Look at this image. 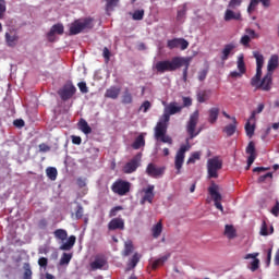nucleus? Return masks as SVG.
<instances>
[{"label":"nucleus","mask_w":279,"mask_h":279,"mask_svg":"<svg viewBox=\"0 0 279 279\" xmlns=\"http://www.w3.org/2000/svg\"><path fill=\"white\" fill-rule=\"evenodd\" d=\"M182 108L183 107L179 106L178 102H170L165 108L163 114L155 126L156 141H161V143H168L169 145L173 143V140L169 135H167V128L169 126L171 116L182 112Z\"/></svg>","instance_id":"f257e3e1"},{"label":"nucleus","mask_w":279,"mask_h":279,"mask_svg":"<svg viewBox=\"0 0 279 279\" xmlns=\"http://www.w3.org/2000/svg\"><path fill=\"white\" fill-rule=\"evenodd\" d=\"M182 64H184V58L174 57L171 61L165 60L157 62L155 69L157 73H167L178 71V69H181Z\"/></svg>","instance_id":"f03ea898"},{"label":"nucleus","mask_w":279,"mask_h":279,"mask_svg":"<svg viewBox=\"0 0 279 279\" xmlns=\"http://www.w3.org/2000/svg\"><path fill=\"white\" fill-rule=\"evenodd\" d=\"M93 27V19L75 20L70 26V36H77L82 34L84 29H90Z\"/></svg>","instance_id":"7ed1b4c3"},{"label":"nucleus","mask_w":279,"mask_h":279,"mask_svg":"<svg viewBox=\"0 0 279 279\" xmlns=\"http://www.w3.org/2000/svg\"><path fill=\"white\" fill-rule=\"evenodd\" d=\"M111 191L114 195H119V197H125V195L132 191V183L118 179L112 183Z\"/></svg>","instance_id":"20e7f679"},{"label":"nucleus","mask_w":279,"mask_h":279,"mask_svg":"<svg viewBox=\"0 0 279 279\" xmlns=\"http://www.w3.org/2000/svg\"><path fill=\"white\" fill-rule=\"evenodd\" d=\"M253 56L256 60V74L251 78V86H257L263 77V66L265 64V57L258 51H254Z\"/></svg>","instance_id":"39448f33"},{"label":"nucleus","mask_w":279,"mask_h":279,"mask_svg":"<svg viewBox=\"0 0 279 279\" xmlns=\"http://www.w3.org/2000/svg\"><path fill=\"white\" fill-rule=\"evenodd\" d=\"M223 169V160L219 157H213L207 160L208 178H219V171Z\"/></svg>","instance_id":"423d86ee"},{"label":"nucleus","mask_w":279,"mask_h":279,"mask_svg":"<svg viewBox=\"0 0 279 279\" xmlns=\"http://www.w3.org/2000/svg\"><path fill=\"white\" fill-rule=\"evenodd\" d=\"M197 123H199V111L196 110L190 116V120L187 121L186 124V132L190 136V140L193 141L195 136H197L201 132L202 129H198L197 132H195V129L197 128Z\"/></svg>","instance_id":"0eeeda50"},{"label":"nucleus","mask_w":279,"mask_h":279,"mask_svg":"<svg viewBox=\"0 0 279 279\" xmlns=\"http://www.w3.org/2000/svg\"><path fill=\"white\" fill-rule=\"evenodd\" d=\"M186 143L187 145H182L175 155L174 167L177 169V175L182 173V166L184 165L185 154L189 151V149H191V145H189V138L186 140Z\"/></svg>","instance_id":"6e6552de"},{"label":"nucleus","mask_w":279,"mask_h":279,"mask_svg":"<svg viewBox=\"0 0 279 279\" xmlns=\"http://www.w3.org/2000/svg\"><path fill=\"white\" fill-rule=\"evenodd\" d=\"M77 93V88L73 85V82L68 81L61 89H59L58 95L61 97L62 101H69L73 98V95Z\"/></svg>","instance_id":"1a4fd4ad"},{"label":"nucleus","mask_w":279,"mask_h":279,"mask_svg":"<svg viewBox=\"0 0 279 279\" xmlns=\"http://www.w3.org/2000/svg\"><path fill=\"white\" fill-rule=\"evenodd\" d=\"M141 160H143V153H137L129 162L125 163L123 172L134 173V171L141 167Z\"/></svg>","instance_id":"9d476101"},{"label":"nucleus","mask_w":279,"mask_h":279,"mask_svg":"<svg viewBox=\"0 0 279 279\" xmlns=\"http://www.w3.org/2000/svg\"><path fill=\"white\" fill-rule=\"evenodd\" d=\"M274 84V74L267 72L265 76L257 83V85H252L254 88H260L262 90L269 92Z\"/></svg>","instance_id":"9b49d317"},{"label":"nucleus","mask_w":279,"mask_h":279,"mask_svg":"<svg viewBox=\"0 0 279 279\" xmlns=\"http://www.w3.org/2000/svg\"><path fill=\"white\" fill-rule=\"evenodd\" d=\"M167 47L170 50L181 49V51H186L189 49V41L184 38H173L167 41Z\"/></svg>","instance_id":"f8f14e48"},{"label":"nucleus","mask_w":279,"mask_h":279,"mask_svg":"<svg viewBox=\"0 0 279 279\" xmlns=\"http://www.w3.org/2000/svg\"><path fill=\"white\" fill-rule=\"evenodd\" d=\"M167 168L165 167H158L155 163H148L146 167V173L149 175V178H162L165 175V171Z\"/></svg>","instance_id":"ddd939ff"},{"label":"nucleus","mask_w":279,"mask_h":279,"mask_svg":"<svg viewBox=\"0 0 279 279\" xmlns=\"http://www.w3.org/2000/svg\"><path fill=\"white\" fill-rule=\"evenodd\" d=\"M154 185H148L147 189L143 190L144 196L140 201V204L143 206L145 205V202H148V204H154V198L156 197V194L154 193Z\"/></svg>","instance_id":"4468645a"},{"label":"nucleus","mask_w":279,"mask_h":279,"mask_svg":"<svg viewBox=\"0 0 279 279\" xmlns=\"http://www.w3.org/2000/svg\"><path fill=\"white\" fill-rule=\"evenodd\" d=\"M92 271H97V269H104L106 266V255L97 254L94 260L89 264Z\"/></svg>","instance_id":"2eb2a0df"},{"label":"nucleus","mask_w":279,"mask_h":279,"mask_svg":"<svg viewBox=\"0 0 279 279\" xmlns=\"http://www.w3.org/2000/svg\"><path fill=\"white\" fill-rule=\"evenodd\" d=\"M56 34H58L59 36H62V34H64V25L62 24L52 25V27L50 28V32H48L47 34V38L49 43L56 41Z\"/></svg>","instance_id":"dca6fc26"},{"label":"nucleus","mask_w":279,"mask_h":279,"mask_svg":"<svg viewBox=\"0 0 279 279\" xmlns=\"http://www.w3.org/2000/svg\"><path fill=\"white\" fill-rule=\"evenodd\" d=\"M108 230L114 231V230H125V221L121 218H113L108 223Z\"/></svg>","instance_id":"f3484780"},{"label":"nucleus","mask_w":279,"mask_h":279,"mask_svg":"<svg viewBox=\"0 0 279 279\" xmlns=\"http://www.w3.org/2000/svg\"><path fill=\"white\" fill-rule=\"evenodd\" d=\"M259 3H262L264 8H269V5H271V0H251L247 8L248 14H252L254 10H256V5H258Z\"/></svg>","instance_id":"a211bd4d"},{"label":"nucleus","mask_w":279,"mask_h":279,"mask_svg":"<svg viewBox=\"0 0 279 279\" xmlns=\"http://www.w3.org/2000/svg\"><path fill=\"white\" fill-rule=\"evenodd\" d=\"M246 154H248V167H252V165H254V160H256V145L254 142L248 143Z\"/></svg>","instance_id":"6ab92c4d"},{"label":"nucleus","mask_w":279,"mask_h":279,"mask_svg":"<svg viewBox=\"0 0 279 279\" xmlns=\"http://www.w3.org/2000/svg\"><path fill=\"white\" fill-rule=\"evenodd\" d=\"M4 38L8 47H15L19 45V34L15 32L5 33Z\"/></svg>","instance_id":"aec40b11"},{"label":"nucleus","mask_w":279,"mask_h":279,"mask_svg":"<svg viewBox=\"0 0 279 279\" xmlns=\"http://www.w3.org/2000/svg\"><path fill=\"white\" fill-rule=\"evenodd\" d=\"M236 49V45L234 44H227L225 45L222 51H221V57L220 60L222 62H226V60H228V58H230V54L232 53V51H234Z\"/></svg>","instance_id":"412c9836"},{"label":"nucleus","mask_w":279,"mask_h":279,"mask_svg":"<svg viewBox=\"0 0 279 279\" xmlns=\"http://www.w3.org/2000/svg\"><path fill=\"white\" fill-rule=\"evenodd\" d=\"M208 193L211 196V199L214 202H221L222 197L221 194L219 193V185L213 183L209 187H208Z\"/></svg>","instance_id":"4be33fe9"},{"label":"nucleus","mask_w":279,"mask_h":279,"mask_svg":"<svg viewBox=\"0 0 279 279\" xmlns=\"http://www.w3.org/2000/svg\"><path fill=\"white\" fill-rule=\"evenodd\" d=\"M279 66V58L278 54H272L270 59L268 60L267 64V73H270L274 75V71Z\"/></svg>","instance_id":"5701e85b"},{"label":"nucleus","mask_w":279,"mask_h":279,"mask_svg":"<svg viewBox=\"0 0 279 279\" xmlns=\"http://www.w3.org/2000/svg\"><path fill=\"white\" fill-rule=\"evenodd\" d=\"M225 21H241V12H234L230 9H227L225 12Z\"/></svg>","instance_id":"b1692460"},{"label":"nucleus","mask_w":279,"mask_h":279,"mask_svg":"<svg viewBox=\"0 0 279 279\" xmlns=\"http://www.w3.org/2000/svg\"><path fill=\"white\" fill-rule=\"evenodd\" d=\"M219 107H214L210 108L208 111L209 118H208V123H210L211 125H215V123H217V119H219Z\"/></svg>","instance_id":"393cba45"},{"label":"nucleus","mask_w":279,"mask_h":279,"mask_svg":"<svg viewBox=\"0 0 279 279\" xmlns=\"http://www.w3.org/2000/svg\"><path fill=\"white\" fill-rule=\"evenodd\" d=\"M244 130L246 132V136H248V138H252V136H254V132H256V122L252 121L251 118H248Z\"/></svg>","instance_id":"a878e982"},{"label":"nucleus","mask_w":279,"mask_h":279,"mask_svg":"<svg viewBox=\"0 0 279 279\" xmlns=\"http://www.w3.org/2000/svg\"><path fill=\"white\" fill-rule=\"evenodd\" d=\"M211 92L210 89L206 90H199L196 94L198 104H206L210 99Z\"/></svg>","instance_id":"bb28decb"},{"label":"nucleus","mask_w":279,"mask_h":279,"mask_svg":"<svg viewBox=\"0 0 279 279\" xmlns=\"http://www.w3.org/2000/svg\"><path fill=\"white\" fill-rule=\"evenodd\" d=\"M75 241H77V238H75V235H70L68 241L60 246V250H62L63 252H69L70 250H73Z\"/></svg>","instance_id":"cd10ccee"},{"label":"nucleus","mask_w":279,"mask_h":279,"mask_svg":"<svg viewBox=\"0 0 279 279\" xmlns=\"http://www.w3.org/2000/svg\"><path fill=\"white\" fill-rule=\"evenodd\" d=\"M232 124H228L222 130L227 136H234V133L236 132V118H232Z\"/></svg>","instance_id":"c85d7f7f"},{"label":"nucleus","mask_w":279,"mask_h":279,"mask_svg":"<svg viewBox=\"0 0 279 279\" xmlns=\"http://www.w3.org/2000/svg\"><path fill=\"white\" fill-rule=\"evenodd\" d=\"M140 262H141V255L138 253H134V255L128 263L126 271H131V269H134Z\"/></svg>","instance_id":"c756f323"},{"label":"nucleus","mask_w":279,"mask_h":279,"mask_svg":"<svg viewBox=\"0 0 279 279\" xmlns=\"http://www.w3.org/2000/svg\"><path fill=\"white\" fill-rule=\"evenodd\" d=\"M78 130H81L83 134H90L93 132V129L90 125H88V122L83 118L78 121Z\"/></svg>","instance_id":"7c9ffc66"},{"label":"nucleus","mask_w":279,"mask_h":279,"mask_svg":"<svg viewBox=\"0 0 279 279\" xmlns=\"http://www.w3.org/2000/svg\"><path fill=\"white\" fill-rule=\"evenodd\" d=\"M141 147H145V136L140 134L132 144L133 149H141Z\"/></svg>","instance_id":"2f4dec72"},{"label":"nucleus","mask_w":279,"mask_h":279,"mask_svg":"<svg viewBox=\"0 0 279 279\" xmlns=\"http://www.w3.org/2000/svg\"><path fill=\"white\" fill-rule=\"evenodd\" d=\"M225 235L227 236V239H234L236 236V229H234V226L226 225Z\"/></svg>","instance_id":"473e14b6"},{"label":"nucleus","mask_w":279,"mask_h":279,"mask_svg":"<svg viewBox=\"0 0 279 279\" xmlns=\"http://www.w3.org/2000/svg\"><path fill=\"white\" fill-rule=\"evenodd\" d=\"M120 0H106V12L110 15V12H114V8H118Z\"/></svg>","instance_id":"72a5a7b5"},{"label":"nucleus","mask_w":279,"mask_h":279,"mask_svg":"<svg viewBox=\"0 0 279 279\" xmlns=\"http://www.w3.org/2000/svg\"><path fill=\"white\" fill-rule=\"evenodd\" d=\"M186 4H183L181 7H179V10L177 12V21L179 23H182V21H184V19H186Z\"/></svg>","instance_id":"f704fd0d"},{"label":"nucleus","mask_w":279,"mask_h":279,"mask_svg":"<svg viewBox=\"0 0 279 279\" xmlns=\"http://www.w3.org/2000/svg\"><path fill=\"white\" fill-rule=\"evenodd\" d=\"M154 239H158L162 234V220H159L151 229Z\"/></svg>","instance_id":"c9c22d12"},{"label":"nucleus","mask_w":279,"mask_h":279,"mask_svg":"<svg viewBox=\"0 0 279 279\" xmlns=\"http://www.w3.org/2000/svg\"><path fill=\"white\" fill-rule=\"evenodd\" d=\"M54 239H58L59 241H66L69 233L64 229H57L54 232Z\"/></svg>","instance_id":"e433bc0d"},{"label":"nucleus","mask_w":279,"mask_h":279,"mask_svg":"<svg viewBox=\"0 0 279 279\" xmlns=\"http://www.w3.org/2000/svg\"><path fill=\"white\" fill-rule=\"evenodd\" d=\"M121 93V88L119 87H111L107 89L106 97H110V99H117Z\"/></svg>","instance_id":"4c0bfd02"},{"label":"nucleus","mask_w":279,"mask_h":279,"mask_svg":"<svg viewBox=\"0 0 279 279\" xmlns=\"http://www.w3.org/2000/svg\"><path fill=\"white\" fill-rule=\"evenodd\" d=\"M167 260H169V255H165L158 259H156L153 265H151V268L153 269H157L159 268L160 266L165 265V263H167Z\"/></svg>","instance_id":"58836bf2"},{"label":"nucleus","mask_w":279,"mask_h":279,"mask_svg":"<svg viewBox=\"0 0 279 279\" xmlns=\"http://www.w3.org/2000/svg\"><path fill=\"white\" fill-rule=\"evenodd\" d=\"M134 252V244H132V241H128L124 244V250L122 252V256H130Z\"/></svg>","instance_id":"ea45409f"},{"label":"nucleus","mask_w":279,"mask_h":279,"mask_svg":"<svg viewBox=\"0 0 279 279\" xmlns=\"http://www.w3.org/2000/svg\"><path fill=\"white\" fill-rule=\"evenodd\" d=\"M133 98H132V93H130V88H125L124 93L122 95V104H132Z\"/></svg>","instance_id":"a19ab883"},{"label":"nucleus","mask_w":279,"mask_h":279,"mask_svg":"<svg viewBox=\"0 0 279 279\" xmlns=\"http://www.w3.org/2000/svg\"><path fill=\"white\" fill-rule=\"evenodd\" d=\"M46 175L49 178V180H56L58 178V169L53 167H49L46 169Z\"/></svg>","instance_id":"79ce46f5"},{"label":"nucleus","mask_w":279,"mask_h":279,"mask_svg":"<svg viewBox=\"0 0 279 279\" xmlns=\"http://www.w3.org/2000/svg\"><path fill=\"white\" fill-rule=\"evenodd\" d=\"M263 110H265V104H259L257 106V109L252 111L251 113V121H253V123H256V114H260V112H263Z\"/></svg>","instance_id":"37998d69"},{"label":"nucleus","mask_w":279,"mask_h":279,"mask_svg":"<svg viewBox=\"0 0 279 279\" xmlns=\"http://www.w3.org/2000/svg\"><path fill=\"white\" fill-rule=\"evenodd\" d=\"M238 70L241 72V73H244L247 71V69L245 68V58L243 57V54H241L239 58H238Z\"/></svg>","instance_id":"c03bdc74"},{"label":"nucleus","mask_w":279,"mask_h":279,"mask_svg":"<svg viewBox=\"0 0 279 279\" xmlns=\"http://www.w3.org/2000/svg\"><path fill=\"white\" fill-rule=\"evenodd\" d=\"M71 258H73V254L63 253L60 259V265H69V263H71Z\"/></svg>","instance_id":"a18cd8bd"},{"label":"nucleus","mask_w":279,"mask_h":279,"mask_svg":"<svg viewBox=\"0 0 279 279\" xmlns=\"http://www.w3.org/2000/svg\"><path fill=\"white\" fill-rule=\"evenodd\" d=\"M145 16V10H136L134 11L132 19L133 21H143Z\"/></svg>","instance_id":"49530a36"},{"label":"nucleus","mask_w":279,"mask_h":279,"mask_svg":"<svg viewBox=\"0 0 279 279\" xmlns=\"http://www.w3.org/2000/svg\"><path fill=\"white\" fill-rule=\"evenodd\" d=\"M32 268L29 264H24L23 279H32Z\"/></svg>","instance_id":"de8ad7c7"},{"label":"nucleus","mask_w":279,"mask_h":279,"mask_svg":"<svg viewBox=\"0 0 279 279\" xmlns=\"http://www.w3.org/2000/svg\"><path fill=\"white\" fill-rule=\"evenodd\" d=\"M182 66H185L183 70V82H186V77L189 76V60L183 58Z\"/></svg>","instance_id":"09e8293b"},{"label":"nucleus","mask_w":279,"mask_h":279,"mask_svg":"<svg viewBox=\"0 0 279 279\" xmlns=\"http://www.w3.org/2000/svg\"><path fill=\"white\" fill-rule=\"evenodd\" d=\"M123 210V206H116L109 211V217H117Z\"/></svg>","instance_id":"8fccbe9b"},{"label":"nucleus","mask_w":279,"mask_h":279,"mask_svg":"<svg viewBox=\"0 0 279 279\" xmlns=\"http://www.w3.org/2000/svg\"><path fill=\"white\" fill-rule=\"evenodd\" d=\"M259 234L262 236H269V231L267 230V222L265 220L262 222Z\"/></svg>","instance_id":"3c124183"},{"label":"nucleus","mask_w":279,"mask_h":279,"mask_svg":"<svg viewBox=\"0 0 279 279\" xmlns=\"http://www.w3.org/2000/svg\"><path fill=\"white\" fill-rule=\"evenodd\" d=\"M84 217V207L82 205H77L75 211V219H82Z\"/></svg>","instance_id":"603ef678"},{"label":"nucleus","mask_w":279,"mask_h":279,"mask_svg":"<svg viewBox=\"0 0 279 279\" xmlns=\"http://www.w3.org/2000/svg\"><path fill=\"white\" fill-rule=\"evenodd\" d=\"M252 38H250V35H243L240 39L241 45L244 47H248Z\"/></svg>","instance_id":"864d4df0"},{"label":"nucleus","mask_w":279,"mask_h":279,"mask_svg":"<svg viewBox=\"0 0 279 279\" xmlns=\"http://www.w3.org/2000/svg\"><path fill=\"white\" fill-rule=\"evenodd\" d=\"M272 179H274V173L267 172L266 174L260 175V177L258 178V182H259V183H263V182H265L266 180H272Z\"/></svg>","instance_id":"5fc2aeb1"},{"label":"nucleus","mask_w":279,"mask_h":279,"mask_svg":"<svg viewBox=\"0 0 279 279\" xmlns=\"http://www.w3.org/2000/svg\"><path fill=\"white\" fill-rule=\"evenodd\" d=\"M259 265H260V259L255 257L251 263V271H256Z\"/></svg>","instance_id":"6e6d98bb"},{"label":"nucleus","mask_w":279,"mask_h":279,"mask_svg":"<svg viewBox=\"0 0 279 279\" xmlns=\"http://www.w3.org/2000/svg\"><path fill=\"white\" fill-rule=\"evenodd\" d=\"M241 3H243V0H230L228 8H231L232 10H234V8H239Z\"/></svg>","instance_id":"4d7b16f0"},{"label":"nucleus","mask_w":279,"mask_h":279,"mask_svg":"<svg viewBox=\"0 0 279 279\" xmlns=\"http://www.w3.org/2000/svg\"><path fill=\"white\" fill-rule=\"evenodd\" d=\"M245 34H246V36H248L250 38H253V39L258 37V35L256 34V31L252 29V28H246Z\"/></svg>","instance_id":"13d9d810"},{"label":"nucleus","mask_w":279,"mask_h":279,"mask_svg":"<svg viewBox=\"0 0 279 279\" xmlns=\"http://www.w3.org/2000/svg\"><path fill=\"white\" fill-rule=\"evenodd\" d=\"M5 0H0V19H3V15L5 14Z\"/></svg>","instance_id":"bf43d9fd"},{"label":"nucleus","mask_w":279,"mask_h":279,"mask_svg":"<svg viewBox=\"0 0 279 279\" xmlns=\"http://www.w3.org/2000/svg\"><path fill=\"white\" fill-rule=\"evenodd\" d=\"M49 264V259H47V257H40L38 259V265L39 267H44V269L47 268V265Z\"/></svg>","instance_id":"052dcab7"},{"label":"nucleus","mask_w":279,"mask_h":279,"mask_svg":"<svg viewBox=\"0 0 279 279\" xmlns=\"http://www.w3.org/2000/svg\"><path fill=\"white\" fill-rule=\"evenodd\" d=\"M190 106H193V99L191 97H183L182 108H189Z\"/></svg>","instance_id":"680f3d73"},{"label":"nucleus","mask_w":279,"mask_h":279,"mask_svg":"<svg viewBox=\"0 0 279 279\" xmlns=\"http://www.w3.org/2000/svg\"><path fill=\"white\" fill-rule=\"evenodd\" d=\"M271 215H274L275 217L279 216V202L276 201L275 206L271 208L270 210Z\"/></svg>","instance_id":"e2e57ef3"},{"label":"nucleus","mask_w":279,"mask_h":279,"mask_svg":"<svg viewBox=\"0 0 279 279\" xmlns=\"http://www.w3.org/2000/svg\"><path fill=\"white\" fill-rule=\"evenodd\" d=\"M77 86L81 93H84V94L88 93V86H86V82H80Z\"/></svg>","instance_id":"0e129e2a"},{"label":"nucleus","mask_w":279,"mask_h":279,"mask_svg":"<svg viewBox=\"0 0 279 279\" xmlns=\"http://www.w3.org/2000/svg\"><path fill=\"white\" fill-rule=\"evenodd\" d=\"M149 108H151V102H149V100H146L142 104L140 109L143 110V112H147Z\"/></svg>","instance_id":"69168bd1"},{"label":"nucleus","mask_w":279,"mask_h":279,"mask_svg":"<svg viewBox=\"0 0 279 279\" xmlns=\"http://www.w3.org/2000/svg\"><path fill=\"white\" fill-rule=\"evenodd\" d=\"M39 151H43V153L51 151V147H49V145L45 143H41L39 144Z\"/></svg>","instance_id":"338daca9"},{"label":"nucleus","mask_w":279,"mask_h":279,"mask_svg":"<svg viewBox=\"0 0 279 279\" xmlns=\"http://www.w3.org/2000/svg\"><path fill=\"white\" fill-rule=\"evenodd\" d=\"M13 125H15V128H25V121L23 119L14 120Z\"/></svg>","instance_id":"774afa93"}]
</instances>
